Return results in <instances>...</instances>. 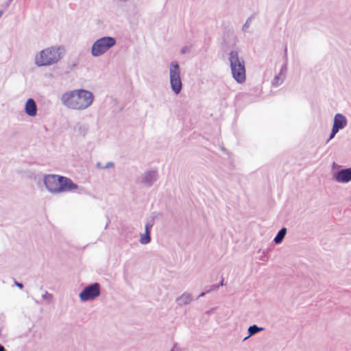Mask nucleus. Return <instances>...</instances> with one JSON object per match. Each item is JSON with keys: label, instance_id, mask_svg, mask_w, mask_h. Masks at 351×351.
<instances>
[{"label": "nucleus", "instance_id": "423d86ee", "mask_svg": "<svg viewBox=\"0 0 351 351\" xmlns=\"http://www.w3.org/2000/svg\"><path fill=\"white\" fill-rule=\"evenodd\" d=\"M169 81L172 91L178 95L182 89L181 69L177 62H171L169 65Z\"/></svg>", "mask_w": 351, "mask_h": 351}, {"label": "nucleus", "instance_id": "9b49d317", "mask_svg": "<svg viewBox=\"0 0 351 351\" xmlns=\"http://www.w3.org/2000/svg\"><path fill=\"white\" fill-rule=\"evenodd\" d=\"M154 223V219H148L145 226V233L141 234L140 243L146 245L151 241L150 231Z\"/></svg>", "mask_w": 351, "mask_h": 351}, {"label": "nucleus", "instance_id": "a211bd4d", "mask_svg": "<svg viewBox=\"0 0 351 351\" xmlns=\"http://www.w3.org/2000/svg\"><path fill=\"white\" fill-rule=\"evenodd\" d=\"M338 132H339V130H337L335 128H332L331 133L330 134L329 139L327 141V142H328L330 140L332 139L335 136V135L337 134V133Z\"/></svg>", "mask_w": 351, "mask_h": 351}, {"label": "nucleus", "instance_id": "f3484780", "mask_svg": "<svg viewBox=\"0 0 351 351\" xmlns=\"http://www.w3.org/2000/svg\"><path fill=\"white\" fill-rule=\"evenodd\" d=\"M252 16H250V17H249V18L246 20L245 23L243 25V27H242V29H243V31L246 32V31L247 30V29H248V28H249V27H250V22H251V21H252Z\"/></svg>", "mask_w": 351, "mask_h": 351}, {"label": "nucleus", "instance_id": "a878e982", "mask_svg": "<svg viewBox=\"0 0 351 351\" xmlns=\"http://www.w3.org/2000/svg\"><path fill=\"white\" fill-rule=\"evenodd\" d=\"M0 351H6L5 348L1 344H0Z\"/></svg>", "mask_w": 351, "mask_h": 351}, {"label": "nucleus", "instance_id": "dca6fc26", "mask_svg": "<svg viewBox=\"0 0 351 351\" xmlns=\"http://www.w3.org/2000/svg\"><path fill=\"white\" fill-rule=\"evenodd\" d=\"M287 233V228H282L276 235L274 241L276 244H280L283 241Z\"/></svg>", "mask_w": 351, "mask_h": 351}, {"label": "nucleus", "instance_id": "bb28decb", "mask_svg": "<svg viewBox=\"0 0 351 351\" xmlns=\"http://www.w3.org/2000/svg\"><path fill=\"white\" fill-rule=\"evenodd\" d=\"M3 14V11H0V18L2 16Z\"/></svg>", "mask_w": 351, "mask_h": 351}, {"label": "nucleus", "instance_id": "2eb2a0df", "mask_svg": "<svg viewBox=\"0 0 351 351\" xmlns=\"http://www.w3.org/2000/svg\"><path fill=\"white\" fill-rule=\"evenodd\" d=\"M263 330H264L263 328L258 327V326H256L255 324L250 326L247 329L249 335H248V336H247L246 337L244 338L243 341L247 340L251 336H253V335H256V333H258L261 331H263Z\"/></svg>", "mask_w": 351, "mask_h": 351}, {"label": "nucleus", "instance_id": "f03ea898", "mask_svg": "<svg viewBox=\"0 0 351 351\" xmlns=\"http://www.w3.org/2000/svg\"><path fill=\"white\" fill-rule=\"evenodd\" d=\"M45 186L53 194L70 192L79 188L70 178L54 174L45 176Z\"/></svg>", "mask_w": 351, "mask_h": 351}, {"label": "nucleus", "instance_id": "0eeeda50", "mask_svg": "<svg viewBox=\"0 0 351 351\" xmlns=\"http://www.w3.org/2000/svg\"><path fill=\"white\" fill-rule=\"evenodd\" d=\"M101 293L100 285L95 282L86 286L80 293L79 297L83 302L94 300Z\"/></svg>", "mask_w": 351, "mask_h": 351}, {"label": "nucleus", "instance_id": "20e7f679", "mask_svg": "<svg viewBox=\"0 0 351 351\" xmlns=\"http://www.w3.org/2000/svg\"><path fill=\"white\" fill-rule=\"evenodd\" d=\"M228 59L233 78L239 84L243 83L246 79L243 58L239 56L238 51L232 50L229 53Z\"/></svg>", "mask_w": 351, "mask_h": 351}, {"label": "nucleus", "instance_id": "6e6552de", "mask_svg": "<svg viewBox=\"0 0 351 351\" xmlns=\"http://www.w3.org/2000/svg\"><path fill=\"white\" fill-rule=\"evenodd\" d=\"M158 173L156 171L150 170L145 172L141 177V182L146 187H151L157 180Z\"/></svg>", "mask_w": 351, "mask_h": 351}, {"label": "nucleus", "instance_id": "b1692460", "mask_svg": "<svg viewBox=\"0 0 351 351\" xmlns=\"http://www.w3.org/2000/svg\"><path fill=\"white\" fill-rule=\"evenodd\" d=\"M14 284L16 287H18L19 289H23V285L21 282H19L17 281H15L14 282Z\"/></svg>", "mask_w": 351, "mask_h": 351}, {"label": "nucleus", "instance_id": "5701e85b", "mask_svg": "<svg viewBox=\"0 0 351 351\" xmlns=\"http://www.w3.org/2000/svg\"><path fill=\"white\" fill-rule=\"evenodd\" d=\"M211 291H212V289H207L205 292H202V293H200V295H199V297H204V296L206 295V293H210Z\"/></svg>", "mask_w": 351, "mask_h": 351}, {"label": "nucleus", "instance_id": "393cba45", "mask_svg": "<svg viewBox=\"0 0 351 351\" xmlns=\"http://www.w3.org/2000/svg\"><path fill=\"white\" fill-rule=\"evenodd\" d=\"M97 167L99 169H104V167L101 165V162H99L97 163Z\"/></svg>", "mask_w": 351, "mask_h": 351}, {"label": "nucleus", "instance_id": "39448f33", "mask_svg": "<svg viewBox=\"0 0 351 351\" xmlns=\"http://www.w3.org/2000/svg\"><path fill=\"white\" fill-rule=\"evenodd\" d=\"M116 45V39L112 36H104L96 40L92 47L90 53L93 57H99L105 54Z\"/></svg>", "mask_w": 351, "mask_h": 351}, {"label": "nucleus", "instance_id": "1a4fd4ad", "mask_svg": "<svg viewBox=\"0 0 351 351\" xmlns=\"http://www.w3.org/2000/svg\"><path fill=\"white\" fill-rule=\"evenodd\" d=\"M287 71V63L285 62L277 75H276L271 81V85L274 87H278L286 79Z\"/></svg>", "mask_w": 351, "mask_h": 351}, {"label": "nucleus", "instance_id": "cd10ccee", "mask_svg": "<svg viewBox=\"0 0 351 351\" xmlns=\"http://www.w3.org/2000/svg\"><path fill=\"white\" fill-rule=\"evenodd\" d=\"M210 313H211V311H209L206 313L209 315Z\"/></svg>", "mask_w": 351, "mask_h": 351}, {"label": "nucleus", "instance_id": "6ab92c4d", "mask_svg": "<svg viewBox=\"0 0 351 351\" xmlns=\"http://www.w3.org/2000/svg\"><path fill=\"white\" fill-rule=\"evenodd\" d=\"M42 298L44 300H47L50 301L52 298V295L51 293H49L48 292H45L43 295Z\"/></svg>", "mask_w": 351, "mask_h": 351}, {"label": "nucleus", "instance_id": "f8f14e48", "mask_svg": "<svg viewBox=\"0 0 351 351\" xmlns=\"http://www.w3.org/2000/svg\"><path fill=\"white\" fill-rule=\"evenodd\" d=\"M37 106L36 101L32 98H29L25 104V112L29 116L34 117L37 114Z\"/></svg>", "mask_w": 351, "mask_h": 351}, {"label": "nucleus", "instance_id": "7ed1b4c3", "mask_svg": "<svg viewBox=\"0 0 351 351\" xmlns=\"http://www.w3.org/2000/svg\"><path fill=\"white\" fill-rule=\"evenodd\" d=\"M64 48L62 46H52L41 50L34 59L37 66H50L58 63L63 57Z\"/></svg>", "mask_w": 351, "mask_h": 351}, {"label": "nucleus", "instance_id": "9d476101", "mask_svg": "<svg viewBox=\"0 0 351 351\" xmlns=\"http://www.w3.org/2000/svg\"><path fill=\"white\" fill-rule=\"evenodd\" d=\"M334 179L339 183L351 181V167L342 169L334 174Z\"/></svg>", "mask_w": 351, "mask_h": 351}, {"label": "nucleus", "instance_id": "4468645a", "mask_svg": "<svg viewBox=\"0 0 351 351\" xmlns=\"http://www.w3.org/2000/svg\"><path fill=\"white\" fill-rule=\"evenodd\" d=\"M192 301L191 295L189 293H184L182 295L176 299V302L179 305H186Z\"/></svg>", "mask_w": 351, "mask_h": 351}, {"label": "nucleus", "instance_id": "4be33fe9", "mask_svg": "<svg viewBox=\"0 0 351 351\" xmlns=\"http://www.w3.org/2000/svg\"><path fill=\"white\" fill-rule=\"evenodd\" d=\"M223 280H222L220 282V284L219 285H213L212 286V291H215V290H217L219 289V286H223Z\"/></svg>", "mask_w": 351, "mask_h": 351}, {"label": "nucleus", "instance_id": "412c9836", "mask_svg": "<svg viewBox=\"0 0 351 351\" xmlns=\"http://www.w3.org/2000/svg\"><path fill=\"white\" fill-rule=\"evenodd\" d=\"M114 165L112 162H108L104 167V169H110L114 167Z\"/></svg>", "mask_w": 351, "mask_h": 351}, {"label": "nucleus", "instance_id": "f257e3e1", "mask_svg": "<svg viewBox=\"0 0 351 351\" xmlns=\"http://www.w3.org/2000/svg\"><path fill=\"white\" fill-rule=\"evenodd\" d=\"M62 104L69 109L84 110L88 108L94 101L92 92L84 89H75L63 93L60 97Z\"/></svg>", "mask_w": 351, "mask_h": 351}, {"label": "nucleus", "instance_id": "ddd939ff", "mask_svg": "<svg viewBox=\"0 0 351 351\" xmlns=\"http://www.w3.org/2000/svg\"><path fill=\"white\" fill-rule=\"evenodd\" d=\"M347 125V119L346 117L340 113L336 114L334 117V123L332 128L337 130L343 129Z\"/></svg>", "mask_w": 351, "mask_h": 351}, {"label": "nucleus", "instance_id": "aec40b11", "mask_svg": "<svg viewBox=\"0 0 351 351\" xmlns=\"http://www.w3.org/2000/svg\"><path fill=\"white\" fill-rule=\"evenodd\" d=\"M190 50V48L188 46H184L181 49L180 53L182 54H185L188 53Z\"/></svg>", "mask_w": 351, "mask_h": 351}]
</instances>
